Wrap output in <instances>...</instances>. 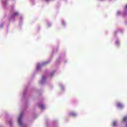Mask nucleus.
<instances>
[{"label": "nucleus", "mask_w": 127, "mask_h": 127, "mask_svg": "<svg viewBox=\"0 0 127 127\" xmlns=\"http://www.w3.org/2000/svg\"><path fill=\"white\" fill-rule=\"evenodd\" d=\"M118 107H122V104L121 103H118L117 104Z\"/></svg>", "instance_id": "8"}, {"label": "nucleus", "mask_w": 127, "mask_h": 127, "mask_svg": "<svg viewBox=\"0 0 127 127\" xmlns=\"http://www.w3.org/2000/svg\"><path fill=\"white\" fill-rule=\"evenodd\" d=\"M22 116H23V113H21L18 118V124L20 126H22V121H21L22 119Z\"/></svg>", "instance_id": "1"}, {"label": "nucleus", "mask_w": 127, "mask_h": 127, "mask_svg": "<svg viewBox=\"0 0 127 127\" xmlns=\"http://www.w3.org/2000/svg\"><path fill=\"white\" fill-rule=\"evenodd\" d=\"M126 127H127V124L126 125Z\"/></svg>", "instance_id": "13"}, {"label": "nucleus", "mask_w": 127, "mask_h": 127, "mask_svg": "<svg viewBox=\"0 0 127 127\" xmlns=\"http://www.w3.org/2000/svg\"><path fill=\"white\" fill-rule=\"evenodd\" d=\"M126 8H127V4L125 6Z\"/></svg>", "instance_id": "12"}, {"label": "nucleus", "mask_w": 127, "mask_h": 127, "mask_svg": "<svg viewBox=\"0 0 127 127\" xmlns=\"http://www.w3.org/2000/svg\"><path fill=\"white\" fill-rule=\"evenodd\" d=\"M53 75H54V73H53L51 75V77H52V76H53Z\"/></svg>", "instance_id": "10"}, {"label": "nucleus", "mask_w": 127, "mask_h": 127, "mask_svg": "<svg viewBox=\"0 0 127 127\" xmlns=\"http://www.w3.org/2000/svg\"><path fill=\"white\" fill-rule=\"evenodd\" d=\"M42 79H43V80H45V77L43 76V77H42Z\"/></svg>", "instance_id": "9"}, {"label": "nucleus", "mask_w": 127, "mask_h": 127, "mask_svg": "<svg viewBox=\"0 0 127 127\" xmlns=\"http://www.w3.org/2000/svg\"><path fill=\"white\" fill-rule=\"evenodd\" d=\"M127 117H125L123 118V123L126 122V121H127Z\"/></svg>", "instance_id": "7"}, {"label": "nucleus", "mask_w": 127, "mask_h": 127, "mask_svg": "<svg viewBox=\"0 0 127 127\" xmlns=\"http://www.w3.org/2000/svg\"><path fill=\"white\" fill-rule=\"evenodd\" d=\"M17 15H18V13L15 12L12 15V17H13L14 16H17Z\"/></svg>", "instance_id": "4"}, {"label": "nucleus", "mask_w": 127, "mask_h": 127, "mask_svg": "<svg viewBox=\"0 0 127 127\" xmlns=\"http://www.w3.org/2000/svg\"><path fill=\"white\" fill-rule=\"evenodd\" d=\"M70 117H73V118L77 116V114L75 113L71 112L69 113Z\"/></svg>", "instance_id": "2"}, {"label": "nucleus", "mask_w": 127, "mask_h": 127, "mask_svg": "<svg viewBox=\"0 0 127 127\" xmlns=\"http://www.w3.org/2000/svg\"><path fill=\"white\" fill-rule=\"evenodd\" d=\"M117 125V122H113V127H116Z\"/></svg>", "instance_id": "5"}, {"label": "nucleus", "mask_w": 127, "mask_h": 127, "mask_svg": "<svg viewBox=\"0 0 127 127\" xmlns=\"http://www.w3.org/2000/svg\"><path fill=\"white\" fill-rule=\"evenodd\" d=\"M40 109H42V110H44V109H45V106L43 105V104H40L39 106Z\"/></svg>", "instance_id": "3"}, {"label": "nucleus", "mask_w": 127, "mask_h": 127, "mask_svg": "<svg viewBox=\"0 0 127 127\" xmlns=\"http://www.w3.org/2000/svg\"><path fill=\"white\" fill-rule=\"evenodd\" d=\"M50 0H45V1H49Z\"/></svg>", "instance_id": "11"}, {"label": "nucleus", "mask_w": 127, "mask_h": 127, "mask_svg": "<svg viewBox=\"0 0 127 127\" xmlns=\"http://www.w3.org/2000/svg\"><path fill=\"white\" fill-rule=\"evenodd\" d=\"M42 66H43V64H42V65L38 64L37 67V69H40V67H42Z\"/></svg>", "instance_id": "6"}]
</instances>
